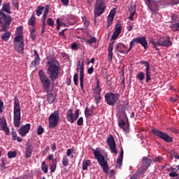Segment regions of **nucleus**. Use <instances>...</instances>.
Wrapping results in <instances>:
<instances>
[{
  "instance_id": "58",
  "label": "nucleus",
  "mask_w": 179,
  "mask_h": 179,
  "mask_svg": "<svg viewBox=\"0 0 179 179\" xmlns=\"http://www.w3.org/2000/svg\"><path fill=\"white\" fill-rule=\"evenodd\" d=\"M72 152H75V149H73V148L68 149L67 152H66V156H68L69 157V156H71V155H72Z\"/></svg>"
},
{
  "instance_id": "11",
  "label": "nucleus",
  "mask_w": 179,
  "mask_h": 179,
  "mask_svg": "<svg viewBox=\"0 0 179 179\" xmlns=\"http://www.w3.org/2000/svg\"><path fill=\"white\" fill-rule=\"evenodd\" d=\"M79 118V109H77L73 115V110L72 109H69L66 112V120L71 124H73Z\"/></svg>"
},
{
  "instance_id": "60",
  "label": "nucleus",
  "mask_w": 179,
  "mask_h": 179,
  "mask_svg": "<svg viewBox=\"0 0 179 179\" xmlns=\"http://www.w3.org/2000/svg\"><path fill=\"white\" fill-rule=\"evenodd\" d=\"M134 45H134V42L131 41L130 42V47H129V48L127 50V51L125 52V54H128V52H129L131 51V50H132V48L134 47Z\"/></svg>"
},
{
  "instance_id": "51",
  "label": "nucleus",
  "mask_w": 179,
  "mask_h": 179,
  "mask_svg": "<svg viewBox=\"0 0 179 179\" xmlns=\"http://www.w3.org/2000/svg\"><path fill=\"white\" fill-rule=\"evenodd\" d=\"M47 24L48 26H50V27H52V26H54V20H52V18H48L47 20Z\"/></svg>"
},
{
  "instance_id": "46",
  "label": "nucleus",
  "mask_w": 179,
  "mask_h": 179,
  "mask_svg": "<svg viewBox=\"0 0 179 179\" xmlns=\"http://www.w3.org/2000/svg\"><path fill=\"white\" fill-rule=\"evenodd\" d=\"M43 134H44V128H43V126L40 125V126H38V128L37 130V134L43 135Z\"/></svg>"
},
{
  "instance_id": "48",
  "label": "nucleus",
  "mask_w": 179,
  "mask_h": 179,
  "mask_svg": "<svg viewBox=\"0 0 179 179\" xmlns=\"http://www.w3.org/2000/svg\"><path fill=\"white\" fill-rule=\"evenodd\" d=\"M66 30H68V29H62L59 33V37H62V38H66V36H65V31H66Z\"/></svg>"
},
{
  "instance_id": "21",
  "label": "nucleus",
  "mask_w": 179,
  "mask_h": 179,
  "mask_svg": "<svg viewBox=\"0 0 179 179\" xmlns=\"http://www.w3.org/2000/svg\"><path fill=\"white\" fill-rule=\"evenodd\" d=\"M52 90H54V89L52 88L48 90V91H43L47 94V101L49 104H52V103L55 101V95L52 94Z\"/></svg>"
},
{
  "instance_id": "31",
  "label": "nucleus",
  "mask_w": 179,
  "mask_h": 179,
  "mask_svg": "<svg viewBox=\"0 0 179 179\" xmlns=\"http://www.w3.org/2000/svg\"><path fill=\"white\" fill-rule=\"evenodd\" d=\"M57 159H53V163L51 164L50 170V173H55V170H57Z\"/></svg>"
},
{
  "instance_id": "2",
  "label": "nucleus",
  "mask_w": 179,
  "mask_h": 179,
  "mask_svg": "<svg viewBox=\"0 0 179 179\" xmlns=\"http://www.w3.org/2000/svg\"><path fill=\"white\" fill-rule=\"evenodd\" d=\"M20 109V103L17 96H15L14 99V108H13V124L15 128L20 127V120H22V113Z\"/></svg>"
},
{
  "instance_id": "32",
  "label": "nucleus",
  "mask_w": 179,
  "mask_h": 179,
  "mask_svg": "<svg viewBox=\"0 0 179 179\" xmlns=\"http://www.w3.org/2000/svg\"><path fill=\"white\" fill-rule=\"evenodd\" d=\"M148 171V169L145 168V166H142L141 167H140L137 171L136 172V174H138V176H142V174H145V172Z\"/></svg>"
},
{
  "instance_id": "63",
  "label": "nucleus",
  "mask_w": 179,
  "mask_h": 179,
  "mask_svg": "<svg viewBox=\"0 0 179 179\" xmlns=\"http://www.w3.org/2000/svg\"><path fill=\"white\" fill-rule=\"evenodd\" d=\"M179 174L176 172H171L169 173V177H178Z\"/></svg>"
},
{
  "instance_id": "37",
  "label": "nucleus",
  "mask_w": 179,
  "mask_h": 179,
  "mask_svg": "<svg viewBox=\"0 0 179 179\" xmlns=\"http://www.w3.org/2000/svg\"><path fill=\"white\" fill-rule=\"evenodd\" d=\"M8 159H13L17 156V152L16 151H9L7 154Z\"/></svg>"
},
{
  "instance_id": "40",
  "label": "nucleus",
  "mask_w": 179,
  "mask_h": 179,
  "mask_svg": "<svg viewBox=\"0 0 179 179\" xmlns=\"http://www.w3.org/2000/svg\"><path fill=\"white\" fill-rule=\"evenodd\" d=\"M37 65H40V60L34 59V60L32 61L30 64V68H36Z\"/></svg>"
},
{
  "instance_id": "14",
  "label": "nucleus",
  "mask_w": 179,
  "mask_h": 179,
  "mask_svg": "<svg viewBox=\"0 0 179 179\" xmlns=\"http://www.w3.org/2000/svg\"><path fill=\"white\" fill-rule=\"evenodd\" d=\"M134 45L136 44H141L143 47L144 50H148V41H146V36H138L131 40Z\"/></svg>"
},
{
  "instance_id": "6",
  "label": "nucleus",
  "mask_w": 179,
  "mask_h": 179,
  "mask_svg": "<svg viewBox=\"0 0 179 179\" xmlns=\"http://www.w3.org/2000/svg\"><path fill=\"white\" fill-rule=\"evenodd\" d=\"M106 0H96L94 8V19H96V17H99L101 15H103L106 10Z\"/></svg>"
},
{
  "instance_id": "39",
  "label": "nucleus",
  "mask_w": 179,
  "mask_h": 179,
  "mask_svg": "<svg viewBox=\"0 0 179 179\" xmlns=\"http://www.w3.org/2000/svg\"><path fill=\"white\" fill-rule=\"evenodd\" d=\"M62 162L65 167L69 166V159L66 157V155H64Z\"/></svg>"
},
{
  "instance_id": "12",
  "label": "nucleus",
  "mask_w": 179,
  "mask_h": 179,
  "mask_svg": "<svg viewBox=\"0 0 179 179\" xmlns=\"http://www.w3.org/2000/svg\"><path fill=\"white\" fill-rule=\"evenodd\" d=\"M171 24L170 25L171 29L173 31H179V15L173 14L171 15Z\"/></svg>"
},
{
  "instance_id": "28",
  "label": "nucleus",
  "mask_w": 179,
  "mask_h": 179,
  "mask_svg": "<svg viewBox=\"0 0 179 179\" xmlns=\"http://www.w3.org/2000/svg\"><path fill=\"white\" fill-rule=\"evenodd\" d=\"M101 92V88H100V82L99 80H97L96 85L95 88L94 89V94L96 95H100V92Z\"/></svg>"
},
{
  "instance_id": "23",
  "label": "nucleus",
  "mask_w": 179,
  "mask_h": 179,
  "mask_svg": "<svg viewBox=\"0 0 179 179\" xmlns=\"http://www.w3.org/2000/svg\"><path fill=\"white\" fill-rule=\"evenodd\" d=\"M153 163V159H149L146 157H143L142 158V166H144L145 169H149L150 167V164Z\"/></svg>"
},
{
  "instance_id": "33",
  "label": "nucleus",
  "mask_w": 179,
  "mask_h": 179,
  "mask_svg": "<svg viewBox=\"0 0 179 179\" xmlns=\"http://www.w3.org/2000/svg\"><path fill=\"white\" fill-rule=\"evenodd\" d=\"M10 32L6 31V33H4L2 36H1V38L3 40V41H8V40H9L10 37Z\"/></svg>"
},
{
  "instance_id": "64",
  "label": "nucleus",
  "mask_w": 179,
  "mask_h": 179,
  "mask_svg": "<svg viewBox=\"0 0 179 179\" xmlns=\"http://www.w3.org/2000/svg\"><path fill=\"white\" fill-rule=\"evenodd\" d=\"M83 21L84 24L85 25V27H87V26H89V21L86 20V17H83Z\"/></svg>"
},
{
  "instance_id": "45",
  "label": "nucleus",
  "mask_w": 179,
  "mask_h": 179,
  "mask_svg": "<svg viewBox=\"0 0 179 179\" xmlns=\"http://www.w3.org/2000/svg\"><path fill=\"white\" fill-rule=\"evenodd\" d=\"M16 34L19 36H22L23 34V27H18L16 29Z\"/></svg>"
},
{
  "instance_id": "36",
  "label": "nucleus",
  "mask_w": 179,
  "mask_h": 179,
  "mask_svg": "<svg viewBox=\"0 0 179 179\" xmlns=\"http://www.w3.org/2000/svg\"><path fill=\"white\" fill-rule=\"evenodd\" d=\"M92 163L90 162V160L86 159L85 161H83V170H87V166H90Z\"/></svg>"
},
{
  "instance_id": "53",
  "label": "nucleus",
  "mask_w": 179,
  "mask_h": 179,
  "mask_svg": "<svg viewBox=\"0 0 179 179\" xmlns=\"http://www.w3.org/2000/svg\"><path fill=\"white\" fill-rule=\"evenodd\" d=\"M78 49H79V46L77 45L76 43H73L71 44V50L76 51V50H78Z\"/></svg>"
},
{
  "instance_id": "34",
  "label": "nucleus",
  "mask_w": 179,
  "mask_h": 179,
  "mask_svg": "<svg viewBox=\"0 0 179 179\" xmlns=\"http://www.w3.org/2000/svg\"><path fill=\"white\" fill-rule=\"evenodd\" d=\"M14 41H16V44H22L23 42V35H17L14 39Z\"/></svg>"
},
{
  "instance_id": "26",
  "label": "nucleus",
  "mask_w": 179,
  "mask_h": 179,
  "mask_svg": "<svg viewBox=\"0 0 179 179\" xmlns=\"http://www.w3.org/2000/svg\"><path fill=\"white\" fill-rule=\"evenodd\" d=\"M0 12H6V13L10 15L12 13V11H10V4L9 3H4Z\"/></svg>"
},
{
  "instance_id": "49",
  "label": "nucleus",
  "mask_w": 179,
  "mask_h": 179,
  "mask_svg": "<svg viewBox=\"0 0 179 179\" xmlns=\"http://www.w3.org/2000/svg\"><path fill=\"white\" fill-rule=\"evenodd\" d=\"M5 109V106H3V101L0 99V114L3 113V110Z\"/></svg>"
},
{
  "instance_id": "10",
  "label": "nucleus",
  "mask_w": 179,
  "mask_h": 179,
  "mask_svg": "<svg viewBox=\"0 0 179 179\" xmlns=\"http://www.w3.org/2000/svg\"><path fill=\"white\" fill-rule=\"evenodd\" d=\"M49 128H55L59 122V111L55 110L54 113H51L49 116Z\"/></svg>"
},
{
  "instance_id": "52",
  "label": "nucleus",
  "mask_w": 179,
  "mask_h": 179,
  "mask_svg": "<svg viewBox=\"0 0 179 179\" xmlns=\"http://www.w3.org/2000/svg\"><path fill=\"white\" fill-rule=\"evenodd\" d=\"M77 125L82 127L83 125V117H80L77 121Z\"/></svg>"
},
{
  "instance_id": "7",
  "label": "nucleus",
  "mask_w": 179,
  "mask_h": 179,
  "mask_svg": "<svg viewBox=\"0 0 179 179\" xmlns=\"http://www.w3.org/2000/svg\"><path fill=\"white\" fill-rule=\"evenodd\" d=\"M120 97H121V94L117 92L115 94L113 92H108L105 94V100L106 101V104L108 106H115L117 101H120Z\"/></svg>"
},
{
  "instance_id": "20",
  "label": "nucleus",
  "mask_w": 179,
  "mask_h": 179,
  "mask_svg": "<svg viewBox=\"0 0 179 179\" xmlns=\"http://www.w3.org/2000/svg\"><path fill=\"white\" fill-rule=\"evenodd\" d=\"M34 149V147L31 143H27V147L25 148V157H27V159H30V157H31Z\"/></svg>"
},
{
  "instance_id": "3",
  "label": "nucleus",
  "mask_w": 179,
  "mask_h": 179,
  "mask_svg": "<svg viewBox=\"0 0 179 179\" xmlns=\"http://www.w3.org/2000/svg\"><path fill=\"white\" fill-rule=\"evenodd\" d=\"M12 20H13L12 16L0 11V31H8L9 27H10Z\"/></svg>"
},
{
  "instance_id": "27",
  "label": "nucleus",
  "mask_w": 179,
  "mask_h": 179,
  "mask_svg": "<svg viewBox=\"0 0 179 179\" xmlns=\"http://www.w3.org/2000/svg\"><path fill=\"white\" fill-rule=\"evenodd\" d=\"M15 50L17 52H19V54H23V50H24V43L21 42V44L16 43Z\"/></svg>"
},
{
  "instance_id": "30",
  "label": "nucleus",
  "mask_w": 179,
  "mask_h": 179,
  "mask_svg": "<svg viewBox=\"0 0 179 179\" xmlns=\"http://www.w3.org/2000/svg\"><path fill=\"white\" fill-rule=\"evenodd\" d=\"M28 24H29L30 26H31L32 28H34L36 26V16L34 15V14H33L29 22H28Z\"/></svg>"
},
{
  "instance_id": "54",
  "label": "nucleus",
  "mask_w": 179,
  "mask_h": 179,
  "mask_svg": "<svg viewBox=\"0 0 179 179\" xmlns=\"http://www.w3.org/2000/svg\"><path fill=\"white\" fill-rule=\"evenodd\" d=\"M94 97L96 104H99V103H100V101L101 100V95H94Z\"/></svg>"
},
{
  "instance_id": "13",
  "label": "nucleus",
  "mask_w": 179,
  "mask_h": 179,
  "mask_svg": "<svg viewBox=\"0 0 179 179\" xmlns=\"http://www.w3.org/2000/svg\"><path fill=\"white\" fill-rule=\"evenodd\" d=\"M141 65H144L145 66V78H146V83H149L150 80H152V73L150 72V64L146 61H141L140 62Z\"/></svg>"
},
{
  "instance_id": "4",
  "label": "nucleus",
  "mask_w": 179,
  "mask_h": 179,
  "mask_svg": "<svg viewBox=\"0 0 179 179\" xmlns=\"http://www.w3.org/2000/svg\"><path fill=\"white\" fill-rule=\"evenodd\" d=\"M151 44L153 45L154 48L157 50V51H159V49L157 48V45H159L160 47H170L173 45V43L170 41V37H160L158 39H152L150 41Z\"/></svg>"
},
{
  "instance_id": "15",
  "label": "nucleus",
  "mask_w": 179,
  "mask_h": 179,
  "mask_svg": "<svg viewBox=\"0 0 179 179\" xmlns=\"http://www.w3.org/2000/svg\"><path fill=\"white\" fill-rule=\"evenodd\" d=\"M106 142L110 147V151L112 153H115L117 155L118 153V151L117 150V147L115 144V140L114 139V137L113 135H110L106 140Z\"/></svg>"
},
{
  "instance_id": "56",
  "label": "nucleus",
  "mask_w": 179,
  "mask_h": 179,
  "mask_svg": "<svg viewBox=\"0 0 179 179\" xmlns=\"http://www.w3.org/2000/svg\"><path fill=\"white\" fill-rule=\"evenodd\" d=\"M34 55L35 57V59H38L40 61V55H38V52H37V50H34Z\"/></svg>"
},
{
  "instance_id": "18",
  "label": "nucleus",
  "mask_w": 179,
  "mask_h": 179,
  "mask_svg": "<svg viewBox=\"0 0 179 179\" xmlns=\"http://www.w3.org/2000/svg\"><path fill=\"white\" fill-rule=\"evenodd\" d=\"M121 30H122V26L121 25L120 23H117L115 25V31L113 32L111 39L112 40H117V38H118V36H120V34H121Z\"/></svg>"
},
{
  "instance_id": "61",
  "label": "nucleus",
  "mask_w": 179,
  "mask_h": 179,
  "mask_svg": "<svg viewBox=\"0 0 179 179\" xmlns=\"http://www.w3.org/2000/svg\"><path fill=\"white\" fill-rule=\"evenodd\" d=\"M113 20H114V17L111 15H108L107 22H109V24L113 23Z\"/></svg>"
},
{
  "instance_id": "19",
  "label": "nucleus",
  "mask_w": 179,
  "mask_h": 179,
  "mask_svg": "<svg viewBox=\"0 0 179 179\" xmlns=\"http://www.w3.org/2000/svg\"><path fill=\"white\" fill-rule=\"evenodd\" d=\"M148 6L152 13H156V12H159V9H160V6L157 1L150 2V3L148 4Z\"/></svg>"
},
{
  "instance_id": "50",
  "label": "nucleus",
  "mask_w": 179,
  "mask_h": 179,
  "mask_svg": "<svg viewBox=\"0 0 179 179\" xmlns=\"http://www.w3.org/2000/svg\"><path fill=\"white\" fill-rule=\"evenodd\" d=\"M163 162L162 157H157L155 159L154 161H152V163H162Z\"/></svg>"
},
{
  "instance_id": "43",
  "label": "nucleus",
  "mask_w": 179,
  "mask_h": 179,
  "mask_svg": "<svg viewBox=\"0 0 179 179\" xmlns=\"http://www.w3.org/2000/svg\"><path fill=\"white\" fill-rule=\"evenodd\" d=\"M45 8L44 6H39L36 9V15L40 16L41 13H43V10H44Z\"/></svg>"
},
{
  "instance_id": "17",
  "label": "nucleus",
  "mask_w": 179,
  "mask_h": 179,
  "mask_svg": "<svg viewBox=\"0 0 179 179\" xmlns=\"http://www.w3.org/2000/svg\"><path fill=\"white\" fill-rule=\"evenodd\" d=\"M0 129L3 131L6 135H9L10 130L9 127L6 126V119L5 117L0 118Z\"/></svg>"
},
{
  "instance_id": "25",
  "label": "nucleus",
  "mask_w": 179,
  "mask_h": 179,
  "mask_svg": "<svg viewBox=\"0 0 179 179\" xmlns=\"http://www.w3.org/2000/svg\"><path fill=\"white\" fill-rule=\"evenodd\" d=\"M114 48V42H112L110 43L109 46H108V62H111V61H113V50Z\"/></svg>"
},
{
  "instance_id": "44",
  "label": "nucleus",
  "mask_w": 179,
  "mask_h": 179,
  "mask_svg": "<svg viewBox=\"0 0 179 179\" xmlns=\"http://www.w3.org/2000/svg\"><path fill=\"white\" fill-rule=\"evenodd\" d=\"M97 42V39L95 37H91L90 39L86 40L87 44H94Z\"/></svg>"
},
{
  "instance_id": "24",
  "label": "nucleus",
  "mask_w": 179,
  "mask_h": 179,
  "mask_svg": "<svg viewBox=\"0 0 179 179\" xmlns=\"http://www.w3.org/2000/svg\"><path fill=\"white\" fill-rule=\"evenodd\" d=\"M124 48L127 50L128 47H127V45H124L123 43H119L117 44L115 50L120 54H125L126 52L124 50Z\"/></svg>"
},
{
  "instance_id": "9",
  "label": "nucleus",
  "mask_w": 179,
  "mask_h": 179,
  "mask_svg": "<svg viewBox=\"0 0 179 179\" xmlns=\"http://www.w3.org/2000/svg\"><path fill=\"white\" fill-rule=\"evenodd\" d=\"M151 131L153 135L157 136L158 138H159V139H162V141H164L167 143H171V142H173V138H171V136H170L169 134L157 129H152Z\"/></svg>"
},
{
  "instance_id": "5",
  "label": "nucleus",
  "mask_w": 179,
  "mask_h": 179,
  "mask_svg": "<svg viewBox=\"0 0 179 179\" xmlns=\"http://www.w3.org/2000/svg\"><path fill=\"white\" fill-rule=\"evenodd\" d=\"M94 156L97 160L99 166L102 167L103 173H108L110 168L108 167V164L104 155L101 154L99 151L94 150Z\"/></svg>"
},
{
  "instance_id": "42",
  "label": "nucleus",
  "mask_w": 179,
  "mask_h": 179,
  "mask_svg": "<svg viewBox=\"0 0 179 179\" xmlns=\"http://www.w3.org/2000/svg\"><path fill=\"white\" fill-rule=\"evenodd\" d=\"M41 170L43 171V173H45V174H47V173H48V167L45 164V162H42Z\"/></svg>"
},
{
  "instance_id": "8",
  "label": "nucleus",
  "mask_w": 179,
  "mask_h": 179,
  "mask_svg": "<svg viewBox=\"0 0 179 179\" xmlns=\"http://www.w3.org/2000/svg\"><path fill=\"white\" fill-rule=\"evenodd\" d=\"M80 70V86L83 92H85L83 90V82L85 80V58L82 61L79 60L77 63L76 71Z\"/></svg>"
},
{
  "instance_id": "55",
  "label": "nucleus",
  "mask_w": 179,
  "mask_h": 179,
  "mask_svg": "<svg viewBox=\"0 0 179 179\" xmlns=\"http://www.w3.org/2000/svg\"><path fill=\"white\" fill-rule=\"evenodd\" d=\"M73 82L76 86H78V73H75L73 76Z\"/></svg>"
},
{
  "instance_id": "62",
  "label": "nucleus",
  "mask_w": 179,
  "mask_h": 179,
  "mask_svg": "<svg viewBox=\"0 0 179 179\" xmlns=\"http://www.w3.org/2000/svg\"><path fill=\"white\" fill-rule=\"evenodd\" d=\"M108 15L114 17L115 16V8L112 9Z\"/></svg>"
},
{
  "instance_id": "1",
  "label": "nucleus",
  "mask_w": 179,
  "mask_h": 179,
  "mask_svg": "<svg viewBox=\"0 0 179 179\" xmlns=\"http://www.w3.org/2000/svg\"><path fill=\"white\" fill-rule=\"evenodd\" d=\"M48 75L43 70L38 71L39 80L43 92H48L52 89L51 83L58 79V75L61 71L59 62L55 59L48 61Z\"/></svg>"
},
{
  "instance_id": "47",
  "label": "nucleus",
  "mask_w": 179,
  "mask_h": 179,
  "mask_svg": "<svg viewBox=\"0 0 179 179\" xmlns=\"http://www.w3.org/2000/svg\"><path fill=\"white\" fill-rule=\"evenodd\" d=\"M129 11L130 13H133V15H135L136 13V7L135 6H131L129 8Z\"/></svg>"
},
{
  "instance_id": "22",
  "label": "nucleus",
  "mask_w": 179,
  "mask_h": 179,
  "mask_svg": "<svg viewBox=\"0 0 179 179\" xmlns=\"http://www.w3.org/2000/svg\"><path fill=\"white\" fill-rule=\"evenodd\" d=\"M30 124H27L22 126L18 130V134L21 135V136H26L27 134H29V131H30Z\"/></svg>"
},
{
  "instance_id": "29",
  "label": "nucleus",
  "mask_w": 179,
  "mask_h": 179,
  "mask_svg": "<svg viewBox=\"0 0 179 179\" xmlns=\"http://www.w3.org/2000/svg\"><path fill=\"white\" fill-rule=\"evenodd\" d=\"M30 31V37L31 40L34 41L36 38H37V34L36 33V27L31 28L29 29Z\"/></svg>"
},
{
  "instance_id": "59",
  "label": "nucleus",
  "mask_w": 179,
  "mask_h": 179,
  "mask_svg": "<svg viewBox=\"0 0 179 179\" xmlns=\"http://www.w3.org/2000/svg\"><path fill=\"white\" fill-rule=\"evenodd\" d=\"M12 3L14 7H15V8L19 10V2L15 1H13Z\"/></svg>"
},
{
  "instance_id": "41",
  "label": "nucleus",
  "mask_w": 179,
  "mask_h": 179,
  "mask_svg": "<svg viewBox=\"0 0 179 179\" xmlns=\"http://www.w3.org/2000/svg\"><path fill=\"white\" fill-rule=\"evenodd\" d=\"M85 117H92L93 114V109H88L87 108H85Z\"/></svg>"
},
{
  "instance_id": "38",
  "label": "nucleus",
  "mask_w": 179,
  "mask_h": 179,
  "mask_svg": "<svg viewBox=\"0 0 179 179\" xmlns=\"http://www.w3.org/2000/svg\"><path fill=\"white\" fill-rule=\"evenodd\" d=\"M50 10V7L48 6H45V11L43 13V17H42V20L45 21L47 19V15H48V12Z\"/></svg>"
},
{
  "instance_id": "16",
  "label": "nucleus",
  "mask_w": 179,
  "mask_h": 179,
  "mask_svg": "<svg viewBox=\"0 0 179 179\" xmlns=\"http://www.w3.org/2000/svg\"><path fill=\"white\" fill-rule=\"evenodd\" d=\"M123 117L127 120V124L122 119L119 120V127L123 129V131H127L128 128H129V124H128V116H127V113L125 110L123 111Z\"/></svg>"
},
{
  "instance_id": "57",
  "label": "nucleus",
  "mask_w": 179,
  "mask_h": 179,
  "mask_svg": "<svg viewBox=\"0 0 179 179\" xmlns=\"http://www.w3.org/2000/svg\"><path fill=\"white\" fill-rule=\"evenodd\" d=\"M11 135L13 141H16L17 138V133H16V131H13L11 132Z\"/></svg>"
},
{
  "instance_id": "35",
  "label": "nucleus",
  "mask_w": 179,
  "mask_h": 179,
  "mask_svg": "<svg viewBox=\"0 0 179 179\" xmlns=\"http://www.w3.org/2000/svg\"><path fill=\"white\" fill-rule=\"evenodd\" d=\"M136 78V79H138L140 82H142L145 79V73H143V71L138 72Z\"/></svg>"
}]
</instances>
